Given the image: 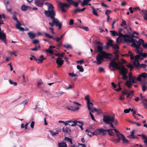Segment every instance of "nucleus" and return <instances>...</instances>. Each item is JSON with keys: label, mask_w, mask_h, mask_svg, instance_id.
<instances>
[{"label": "nucleus", "mask_w": 147, "mask_h": 147, "mask_svg": "<svg viewBox=\"0 0 147 147\" xmlns=\"http://www.w3.org/2000/svg\"><path fill=\"white\" fill-rule=\"evenodd\" d=\"M64 54H65V53H61L57 54H56V55L57 56H58L59 57H58L60 58V57H63L64 56Z\"/></svg>", "instance_id": "nucleus-50"}, {"label": "nucleus", "mask_w": 147, "mask_h": 147, "mask_svg": "<svg viewBox=\"0 0 147 147\" xmlns=\"http://www.w3.org/2000/svg\"><path fill=\"white\" fill-rule=\"evenodd\" d=\"M146 77H147V74L145 72H143L138 75L137 78V80L141 81V78H145Z\"/></svg>", "instance_id": "nucleus-16"}, {"label": "nucleus", "mask_w": 147, "mask_h": 147, "mask_svg": "<svg viewBox=\"0 0 147 147\" xmlns=\"http://www.w3.org/2000/svg\"><path fill=\"white\" fill-rule=\"evenodd\" d=\"M121 139L123 141V142L124 144H128L129 143V141L125 138L123 135L122 134L121 135Z\"/></svg>", "instance_id": "nucleus-29"}, {"label": "nucleus", "mask_w": 147, "mask_h": 147, "mask_svg": "<svg viewBox=\"0 0 147 147\" xmlns=\"http://www.w3.org/2000/svg\"><path fill=\"white\" fill-rule=\"evenodd\" d=\"M128 93V91L126 89L123 90L122 91V94L123 95H124L125 94H127Z\"/></svg>", "instance_id": "nucleus-42"}, {"label": "nucleus", "mask_w": 147, "mask_h": 147, "mask_svg": "<svg viewBox=\"0 0 147 147\" xmlns=\"http://www.w3.org/2000/svg\"><path fill=\"white\" fill-rule=\"evenodd\" d=\"M133 38H138L137 37L135 36L134 35V34H132L130 36H129L128 37L129 39V43L130 42L132 43V44L131 45V47H134L136 48V50H141L142 49L141 48H140L138 46H137V45L136 44V42H137V40Z\"/></svg>", "instance_id": "nucleus-7"}, {"label": "nucleus", "mask_w": 147, "mask_h": 147, "mask_svg": "<svg viewBox=\"0 0 147 147\" xmlns=\"http://www.w3.org/2000/svg\"><path fill=\"white\" fill-rule=\"evenodd\" d=\"M144 42V41L142 39H139L138 41H137L136 42V44H137V46H138L139 47L141 48L140 47V45L141 44H143V42Z\"/></svg>", "instance_id": "nucleus-25"}, {"label": "nucleus", "mask_w": 147, "mask_h": 147, "mask_svg": "<svg viewBox=\"0 0 147 147\" xmlns=\"http://www.w3.org/2000/svg\"><path fill=\"white\" fill-rule=\"evenodd\" d=\"M65 140L67 141H68L69 142H70L71 144H72V140L71 138H70L67 137H65Z\"/></svg>", "instance_id": "nucleus-54"}, {"label": "nucleus", "mask_w": 147, "mask_h": 147, "mask_svg": "<svg viewBox=\"0 0 147 147\" xmlns=\"http://www.w3.org/2000/svg\"><path fill=\"white\" fill-rule=\"evenodd\" d=\"M91 8L92 9L93 11L92 13L93 14L95 15V16H98V15L97 13L95 11V8L93 7H91Z\"/></svg>", "instance_id": "nucleus-44"}, {"label": "nucleus", "mask_w": 147, "mask_h": 147, "mask_svg": "<svg viewBox=\"0 0 147 147\" xmlns=\"http://www.w3.org/2000/svg\"><path fill=\"white\" fill-rule=\"evenodd\" d=\"M126 21L125 20L123 19L122 20V24H121V26L124 28H126L127 27L126 26Z\"/></svg>", "instance_id": "nucleus-32"}, {"label": "nucleus", "mask_w": 147, "mask_h": 147, "mask_svg": "<svg viewBox=\"0 0 147 147\" xmlns=\"http://www.w3.org/2000/svg\"><path fill=\"white\" fill-rule=\"evenodd\" d=\"M40 48V46L39 45L38 47L36 46H35V47L34 48L30 49V50H31L32 51H37L38 50V48Z\"/></svg>", "instance_id": "nucleus-52"}, {"label": "nucleus", "mask_w": 147, "mask_h": 147, "mask_svg": "<svg viewBox=\"0 0 147 147\" xmlns=\"http://www.w3.org/2000/svg\"><path fill=\"white\" fill-rule=\"evenodd\" d=\"M58 5L62 11L64 12L66 11V10L64 8V7H69V5L65 3H62L60 1L58 2Z\"/></svg>", "instance_id": "nucleus-11"}, {"label": "nucleus", "mask_w": 147, "mask_h": 147, "mask_svg": "<svg viewBox=\"0 0 147 147\" xmlns=\"http://www.w3.org/2000/svg\"><path fill=\"white\" fill-rule=\"evenodd\" d=\"M89 110L90 112H89V114L90 115L92 119L94 121H95V119L94 117L92 115V114L91 113V112L93 113L94 112V111L93 109H92V107L89 108V109H88Z\"/></svg>", "instance_id": "nucleus-23"}, {"label": "nucleus", "mask_w": 147, "mask_h": 147, "mask_svg": "<svg viewBox=\"0 0 147 147\" xmlns=\"http://www.w3.org/2000/svg\"><path fill=\"white\" fill-rule=\"evenodd\" d=\"M142 91L143 92H145L146 91L147 88V83L146 82L142 84Z\"/></svg>", "instance_id": "nucleus-27"}, {"label": "nucleus", "mask_w": 147, "mask_h": 147, "mask_svg": "<svg viewBox=\"0 0 147 147\" xmlns=\"http://www.w3.org/2000/svg\"><path fill=\"white\" fill-rule=\"evenodd\" d=\"M28 35L30 39H32L36 36V34L34 32H30L28 33Z\"/></svg>", "instance_id": "nucleus-18"}, {"label": "nucleus", "mask_w": 147, "mask_h": 147, "mask_svg": "<svg viewBox=\"0 0 147 147\" xmlns=\"http://www.w3.org/2000/svg\"><path fill=\"white\" fill-rule=\"evenodd\" d=\"M119 37L116 39V41L117 43L119 44L121 42H126L129 43L128 37L129 36L127 35H123L120 32L119 33Z\"/></svg>", "instance_id": "nucleus-6"}, {"label": "nucleus", "mask_w": 147, "mask_h": 147, "mask_svg": "<svg viewBox=\"0 0 147 147\" xmlns=\"http://www.w3.org/2000/svg\"><path fill=\"white\" fill-rule=\"evenodd\" d=\"M49 29L50 30L51 32L53 34H55V32L54 31V29L53 28L49 27Z\"/></svg>", "instance_id": "nucleus-62"}, {"label": "nucleus", "mask_w": 147, "mask_h": 147, "mask_svg": "<svg viewBox=\"0 0 147 147\" xmlns=\"http://www.w3.org/2000/svg\"><path fill=\"white\" fill-rule=\"evenodd\" d=\"M128 54H129V56L130 57L131 59V60H132L134 59V57L131 51H129Z\"/></svg>", "instance_id": "nucleus-48"}, {"label": "nucleus", "mask_w": 147, "mask_h": 147, "mask_svg": "<svg viewBox=\"0 0 147 147\" xmlns=\"http://www.w3.org/2000/svg\"><path fill=\"white\" fill-rule=\"evenodd\" d=\"M63 46L65 47V48H67V49L71 48V49L72 48L71 46L70 45H63Z\"/></svg>", "instance_id": "nucleus-57"}, {"label": "nucleus", "mask_w": 147, "mask_h": 147, "mask_svg": "<svg viewBox=\"0 0 147 147\" xmlns=\"http://www.w3.org/2000/svg\"><path fill=\"white\" fill-rule=\"evenodd\" d=\"M120 82H119L118 83L119 88L115 89V90H116L117 92L120 91L121 90V88L120 86Z\"/></svg>", "instance_id": "nucleus-55"}, {"label": "nucleus", "mask_w": 147, "mask_h": 147, "mask_svg": "<svg viewBox=\"0 0 147 147\" xmlns=\"http://www.w3.org/2000/svg\"><path fill=\"white\" fill-rule=\"evenodd\" d=\"M9 82L11 84H12L14 86H16L17 84L16 82H13L11 80L9 79Z\"/></svg>", "instance_id": "nucleus-47"}, {"label": "nucleus", "mask_w": 147, "mask_h": 147, "mask_svg": "<svg viewBox=\"0 0 147 147\" xmlns=\"http://www.w3.org/2000/svg\"><path fill=\"white\" fill-rule=\"evenodd\" d=\"M112 47L115 50L118 49L119 48L118 46L116 44H113Z\"/></svg>", "instance_id": "nucleus-53"}, {"label": "nucleus", "mask_w": 147, "mask_h": 147, "mask_svg": "<svg viewBox=\"0 0 147 147\" xmlns=\"http://www.w3.org/2000/svg\"><path fill=\"white\" fill-rule=\"evenodd\" d=\"M129 79L130 80H131L133 83H135V81L137 80V78L135 76H131L130 73L129 74Z\"/></svg>", "instance_id": "nucleus-20"}, {"label": "nucleus", "mask_w": 147, "mask_h": 147, "mask_svg": "<svg viewBox=\"0 0 147 147\" xmlns=\"http://www.w3.org/2000/svg\"><path fill=\"white\" fill-rule=\"evenodd\" d=\"M142 46L145 49H147V44L146 43L143 42L142 44Z\"/></svg>", "instance_id": "nucleus-64"}, {"label": "nucleus", "mask_w": 147, "mask_h": 147, "mask_svg": "<svg viewBox=\"0 0 147 147\" xmlns=\"http://www.w3.org/2000/svg\"><path fill=\"white\" fill-rule=\"evenodd\" d=\"M141 100L142 101V103L144 104V105H146L147 106V104H146V103L147 102V100L146 99L145 97L143 98H142L141 99Z\"/></svg>", "instance_id": "nucleus-43"}, {"label": "nucleus", "mask_w": 147, "mask_h": 147, "mask_svg": "<svg viewBox=\"0 0 147 147\" xmlns=\"http://www.w3.org/2000/svg\"><path fill=\"white\" fill-rule=\"evenodd\" d=\"M43 33L44 34L46 37L49 38H52L54 40H55L57 42H59L61 40L60 38L58 37H57L56 38H53L52 36H51L47 33L43 32Z\"/></svg>", "instance_id": "nucleus-14"}, {"label": "nucleus", "mask_w": 147, "mask_h": 147, "mask_svg": "<svg viewBox=\"0 0 147 147\" xmlns=\"http://www.w3.org/2000/svg\"><path fill=\"white\" fill-rule=\"evenodd\" d=\"M85 132L87 135L88 136H89L90 137H91L92 136V133L89 131L87 129H86V130Z\"/></svg>", "instance_id": "nucleus-46"}, {"label": "nucleus", "mask_w": 147, "mask_h": 147, "mask_svg": "<svg viewBox=\"0 0 147 147\" xmlns=\"http://www.w3.org/2000/svg\"><path fill=\"white\" fill-rule=\"evenodd\" d=\"M56 63L58 65V67H61L63 63V61L61 60L59 57H58L56 59Z\"/></svg>", "instance_id": "nucleus-17"}, {"label": "nucleus", "mask_w": 147, "mask_h": 147, "mask_svg": "<svg viewBox=\"0 0 147 147\" xmlns=\"http://www.w3.org/2000/svg\"><path fill=\"white\" fill-rule=\"evenodd\" d=\"M70 5H73L75 7H77L78 5V3L72 0H66Z\"/></svg>", "instance_id": "nucleus-19"}, {"label": "nucleus", "mask_w": 147, "mask_h": 147, "mask_svg": "<svg viewBox=\"0 0 147 147\" xmlns=\"http://www.w3.org/2000/svg\"><path fill=\"white\" fill-rule=\"evenodd\" d=\"M17 23L18 24L16 25V27L18 29L21 27V24L19 22H17Z\"/></svg>", "instance_id": "nucleus-56"}, {"label": "nucleus", "mask_w": 147, "mask_h": 147, "mask_svg": "<svg viewBox=\"0 0 147 147\" xmlns=\"http://www.w3.org/2000/svg\"><path fill=\"white\" fill-rule=\"evenodd\" d=\"M95 43L96 47L95 49V51L99 53L96 57V63L98 65L101 64L104 59H109L111 58L113 55L110 53H107L105 51H103V45L100 42L95 41Z\"/></svg>", "instance_id": "nucleus-1"}, {"label": "nucleus", "mask_w": 147, "mask_h": 147, "mask_svg": "<svg viewBox=\"0 0 147 147\" xmlns=\"http://www.w3.org/2000/svg\"><path fill=\"white\" fill-rule=\"evenodd\" d=\"M44 59H46V58L44 57L43 55H41L40 57L38 59V63H40L42 62L43 60Z\"/></svg>", "instance_id": "nucleus-30"}, {"label": "nucleus", "mask_w": 147, "mask_h": 147, "mask_svg": "<svg viewBox=\"0 0 147 147\" xmlns=\"http://www.w3.org/2000/svg\"><path fill=\"white\" fill-rule=\"evenodd\" d=\"M93 109L94 112V111L98 113H101V111L99 109H97L95 108H94L92 107V108Z\"/></svg>", "instance_id": "nucleus-45"}, {"label": "nucleus", "mask_w": 147, "mask_h": 147, "mask_svg": "<svg viewBox=\"0 0 147 147\" xmlns=\"http://www.w3.org/2000/svg\"><path fill=\"white\" fill-rule=\"evenodd\" d=\"M4 0V3L6 5V7L7 11L9 12L10 13H12V12H11L12 10L10 8H8L7 7V5L9 4V2L8 1H6V0Z\"/></svg>", "instance_id": "nucleus-26"}, {"label": "nucleus", "mask_w": 147, "mask_h": 147, "mask_svg": "<svg viewBox=\"0 0 147 147\" xmlns=\"http://www.w3.org/2000/svg\"><path fill=\"white\" fill-rule=\"evenodd\" d=\"M118 57H119V56H118V55L117 54H115V57L114 58L113 60L111 61V63L109 65V66L110 65L111 62L112 61H114L115 62V60H117L118 59Z\"/></svg>", "instance_id": "nucleus-49"}, {"label": "nucleus", "mask_w": 147, "mask_h": 147, "mask_svg": "<svg viewBox=\"0 0 147 147\" xmlns=\"http://www.w3.org/2000/svg\"><path fill=\"white\" fill-rule=\"evenodd\" d=\"M131 81V80H130L127 81L126 83V85L129 88H130L132 85Z\"/></svg>", "instance_id": "nucleus-33"}, {"label": "nucleus", "mask_w": 147, "mask_h": 147, "mask_svg": "<svg viewBox=\"0 0 147 147\" xmlns=\"http://www.w3.org/2000/svg\"><path fill=\"white\" fill-rule=\"evenodd\" d=\"M34 2L35 5L39 7H42L44 4L42 0H35Z\"/></svg>", "instance_id": "nucleus-15"}, {"label": "nucleus", "mask_w": 147, "mask_h": 147, "mask_svg": "<svg viewBox=\"0 0 147 147\" xmlns=\"http://www.w3.org/2000/svg\"><path fill=\"white\" fill-rule=\"evenodd\" d=\"M114 131L116 133V135L118 137V138L117 139H114L113 140V141L116 143H118L119 142L121 139V135L122 134L120 133L119 131L117 130V129H114Z\"/></svg>", "instance_id": "nucleus-10"}, {"label": "nucleus", "mask_w": 147, "mask_h": 147, "mask_svg": "<svg viewBox=\"0 0 147 147\" xmlns=\"http://www.w3.org/2000/svg\"><path fill=\"white\" fill-rule=\"evenodd\" d=\"M111 10H107L105 12V14L107 16H109V14L111 13Z\"/></svg>", "instance_id": "nucleus-60"}, {"label": "nucleus", "mask_w": 147, "mask_h": 147, "mask_svg": "<svg viewBox=\"0 0 147 147\" xmlns=\"http://www.w3.org/2000/svg\"><path fill=\"white\" fill-rule=\"evenodd\" d=\"M55 97H59L60 95V92H56L55 93Z\"/></svg>", "instance_id": "nucleus-59"}, {"label": "nucleus", "mask_w": 147, "mask_h": 147, "mask_svg": "<svg viewBox=\"0 0 147 147\" xmlns=\"http://www.w3.org/2000/svg\"><path fill=\"white\" fill-rule=\"evenodd\" d=\"M78 121H77L76 120L74 121H72L69 120V125H71L72 126H74L76 125Z\"/></svg>", "instance_id": "nucleus-24"}, {"label": "nucleus", "mask_w": 147, "mask_h": 147, "mask_svg": "<svg viewBox=\"0 0 147 147\" xmlns=\"http://www.w3.org/2000/svg\"><path fill=\"white\" fill-rule=\"evenodd\" d=\"M77 123H79L80 124V125H78L77 123V124L76 125L78 126L82 130H83V129L82 126H83V125L84 124V123H83V122H81V121H78Z\"/></svg>", "instance_id": "nucleus-35"}, {"label": "nucleus", "mask_w": 147, "mask_h": 147, "mask_svg": "<svg viewBox=\"0 0 147 147\" xmlns=\"http://www.w3.org/2000/svg\"><path fill=\"white\" fill-rule=\"evenodd\" d=\"M133 93V91H131L129 92H128V95L127 97V99L128 98H129V96H130L131 94H132Z\"/></svg>", "instance_id": "nucleus-63"}, {"label": "nucleus", "mask_w": 147, "mask_h": 147, "mask_svg": "<svg viewBox=\"0 0 147 147\" xmlns=\"http://www.w3.org/2000/svg\"><path fill=\"white\" fill-rule=\"evenodd\" d=\"M126 66L127 67L130 68L131 69H132L133 68V65L131 64H129L128 65H127Z\"/></svg>", "instance_id": "nucleus-61"}, {"label": "nucleus", "mask_w": 147, "mask_h": 147, "mask_svg": "<svg viewBox=\"0 0 147 147\" xmlns=\"http://www.w3.org/2000/svg\"><path fill=\"white\" fill-rule=\"evenodd\" d=\"M63 131L66 133H69L70 131V129L67 127H63L62 128Z\"/></svg>", "instance_id": "nucleus-28"}, {"label": "nucleus", "mask_w": 147, "mask_h": 147, "mask_svg": "<svg viewBox=\"0 0 147 147\" xmlns=\"http://www.w3.org/2000/svg\"><path fill=\"white\" fill-rule=\"evenodd\" d=\"M3 24V21L2 20H0V24ZM6 37L5 34L3 32H1V29H0V39H1L2 41L6 44Z\"/></svg>", "instance_id": "nucleus-9"}, {"label": "nucleus", "mask_w": 147, "mask_h": 147, "mask_svg": "<svg viewBox=\"0 0 147 147\" xmlns=\"http://www.w3.org/2000/svg\"><path fill=\"white\" fill-rule=\"evenodd\" d=\"M77 68L78 69H79V71L81 72H83L84 71V69L83 67L79 65L77 66Z\"/></svg>", "instance_id": "nucleus-39"}, {"label": "nucleus", "mask_w": 147, "mask_h": 147, "mask_svg": "<svg viewBox=\"0 0 147 147\" xmlns=\"http://www.w3.org/2000/svg\"><path fill=\"white\" fill-rule=\"evenodd\" d=\"M139 136H140L141 135H139ZM142 138L143 139H144L145 140L144 141V142L147 145V138H146L145 136L144 135H141Z\"/></svg>", "instance_id": "nucleus-37"}, {"label": "nucleus", "mask_w": 147, "mask_h": 147, "mask_svg": "<svg viewBox=\"0 0 147 147\" xmlns=\"http://www.w3.org/2000/svg\"><path fill=\"white\" fill-rule=\"evenodd\" d=\"M103 121L106 123L109 124V126L112 128H114V124L116 125L118 123L117 120L115 119L114 116L110 115H104L103 116Z\"/></svg>", "instance_id": "nucleus-5"}, {"label": "nucleus", "mask_w": 147, "mask_h": 147, "mask_svg": "<svg viewBox=\"0 0 147 147\" xmlns=\"http://www.w3.org/2000/svg\"><path fill=\"white\" fill-rule=\"evenodd\" d=\"M142 49L141 50H136V52L137 53L138 55H136L134 58V61L133 62L134 65L136 67L138 66L140 63L138 60H142L146 57L147 56V53H142Z\"/></svg>", "instance_id": "nucleus-4"}, {"label": "nucleus", "mask_w": 147, "mask_h": 147, "mask_svg": "<svg viewBox=\"0 0 147 147\" xmlns=\"http://www.w3.org/2000/svg\"><path fill=\"white\" fill-rule=\"evenodd\" d=\"M135 132V131L134 130H133L131 132V135L130 136V138H131L132 139L135 138H136L134 137V136L133 135L134 134Z\"/></svg>", "instance_id": "nucleus-51"}, {"label": "nucleus", "mask_w": 147, "mask_h": 147, "mask_svg": "<svg viewBox=\"0 0 147 147\" xmlns=\"http://www.w3.org/2000/svg\"><path fill=\"white\" fill-rule=\"evenodd\" d=\"M46 51L47 52H48L52 54L53 53V50L52 49V48L50 49L49 47L48 49L46 50Z\"/></svg>", "instance_id": "nucleus-40"}, {"label": "nucleus", "mask_w": 147, "mask_h": 147, "mask_svg": "<svg viewBox=\"0 0 147 147\" xmlns=\"http://www.w3.org/2000/svg\"><path fill=\"white\" fill-rule=\"evenodd\" d=\"M51 5V7L48 8L47 10L45 11V14L47 17H49L52 20V22H49V25L51 27H53L54 25L58 27L59 30L61 28L62 23L57 19L55 18V13L53 10L54 7L53 5Z\"/></svg>", "instance_id": "nucleus-2"}, {"label": "nucleus", "mask_w": 147, "mask_h": 147, "mask_svg": "<svg viewBox=\"0 0 147 147\" xmlns=\"http://www.w3.org/2000/svg\"><path fill=\"white\" fill-rule=\"evenodd\" d=\"M106 131V130H104L102 128H100L96 129L95 132L98 134H100L104 136L105 134V132Z\"/></svg>", "instance_id": "nucleus-13"}, {"label": "nucleus", "mask_w": 147, "mask_h": 147, "mask_svg": "<svg viewBox=\"0 0 147 147\" xmlns=\"http://www.w3.org/2000/svg\"><path fill=\"white\" fill-rule=\"evenodd\" d=\"M113 45V40H109L107 43V46H112Z\"/></svg>", "instance_id": "nucleus-41"}, {"label": "nucleus", "mask_w": 147, "mask_h": 147, "mask_svg": "<svg viewBox=\"0 0 147 147\" xmlns=\"http://www.w3.org/2000/svg\"><path fill=\"white\" fill-rule=\"evenodd\" d=\"M59 147H67L66 144L64 142L59 143Z\"/></svg>", "instance_id": "nucleus-36"}, {"label": "nucleus", "mask_w": 147, "mask_h": 147, "mask_svg": "<svg viewBox=\"0 0 147 147\" xmlns=\"http://www.w3.org/2000/svg\"><path fill=\"white\" fill-rule=\"evenodd\" d=\"M109 68L112 71L114 70V68L120 70V73L122 75V78L125 80L127 78V77L126 76V74L127 73V70L122 65L121 62H116L113 61L109 65Z\"/></svg>", "instance_id": "nucleus-3"}, {"label": "nucleus", "mask_w": 147, "mask_h": 147, "mask_svg": "<svg viewBox=\"0 0 147 147\" xmlns=\"http://www.w3.org/2000/svg\"><path fill=\"white\" fill-rule=\"evenodd\" d=\"M29 100L28 99H26L22 101L21 103V104L23 105L24 106H25L27 104Z\"/></svg>", "instance_id": "nucleus-34"}, {"label": "nucleus", "mask_w": 147, "mask_h": 147, "mask_svg": "<svg viewBox=\"0 0 147 147\" xmlns=\"http://www.w3.org/2000/svg\"><path fill=\"white\" fill-rule=\"evenodd\" d=\"M91 1V0H84L83 2L81 3L82 6H84L86 5H90L91 4H88V3Z\"/></svg>", "instance_id": "nucleus-21"}, {"label": "nucleus", "mask_w": 147, "mask_h": 147, "mask_svg": "<svg viewBox=\"0 0 147 147\" xmlns=\"http://www.w3.org/2000/svg\"><path fill=\"white\" fill-rule=\"evenodd\" d=\"M89 97V96L87 95L85 97V100L87 101V107L88 109H89V108L92 107V106L94 105L93 103L90 102Z\"/></svg>", "instance_id": "nucleus-12"}, {"label": "nucleus", "mask_w": 147, "mask_h": 147, "mask_svg": "<svg viewBox=\"0 0 147 147\" xmlns=\"http://www.w3.org/2000/svg\"><path fill=\"white\" fill-rule=\"evenodd\" d=\"M110 32L111 33L112 35L113 36H114L116 35H119V34L115 31H110Z\"/></svg>", "instance_id": "nucleus-31"}, {"label": "nucleus", "mask_w": 147, "mask_h": 147, "mask_svg": "<svg viewBox=\"0 0 147 147\" xmlns=\"http://www.w3.org/2000/svg\"><path fill=\"white\" fill-rule=\"evenodd\" d=\"M76 106H67L66 107L67 109L69 110L72 111H75L78 110L79 109V107L81 106V104L79 102L75 101H73L72 102Z\"/></svg>", "instance_id": "nucleus-8"}, {"label": "nucleus", "mask_w": 147, "mask_h": 147, "mask_svg": "<svg viewBox=\"0 0 147 147\" xmlns=\"http://www.w3.org/2000/svg\"><path fill=\"white\" fill-rule=\"evenodd\" d=\"M130 110H131L130 108H129L128 109H125L124 110L123 112L125 113H128L129 112Z\"/></svg>", "instance_id": "nucleus-58"}, {"label": "nucleus", "mask_w": 147, "mask_h": 147, "mask_svg": "<svg viewBox=\"0 0 147 147\" xmlns=\"http://www.w3.org/2000/svg\"><path fill=\"white\" fill-rule=\"evenodd\" d=\"M28 7L24 5H22L21 7V9L23 11H26Z\"/></svg>", "instance_id": "nucleus-38"}, {"label": "nucleus", "mask_w": 147, "mask_h": 147, "mask_svg": "<svg viewBox=\"0 0 147 147\" xmlns=\"http://www.w3.org/2000/svg\"><path fill=\"white\" fill-rule=\"evenodd\" d=\"M107 129V131L109 135L110 136H114L115 135V134L113 131H114V129Z\"/></svg>", "instance_id": "nucleus-22"}]
</instances>
